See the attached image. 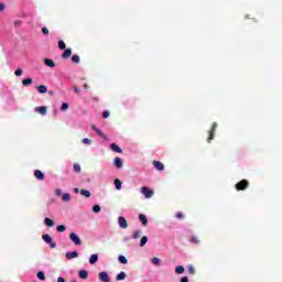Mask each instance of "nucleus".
Returning a JSON list of instances; mask_svg holds the SVG:
<instances>
[{"label": "nucleus", "instance_id": "obj_1", "mask_svg": "<svg viewBox=\"0 0 282 282\" xmlns=\"http://www.w3.org/2000/svg\"><path fill=\"white\" fill-rule=\"evenodd\" d=\"M250 186V182L242 180L236 184V191H246Z\"/></svg>", "mask_w": 282, "mask_h": 282}, {"label": "nucleus", "instance_id": "obj_2", "mask_svg": "<svg viewBox=\"0 0 282 282\" xmlns=\"http://www.w3.org/2000/svg\"><path fill=\"white\" fill-rule=\"evenodd\" d=\"M42 239L43 241H45V243H50L52 249L56 248V242H54V238H52V236H50L48 234L43 235Z\"/></svg>", "mask_w": 282, "mask_h": 282}, {"label": "nucleus", "instance_id": "obj_3", "mask_svg": "<svg viewBox=\"0 0 282 282\" xmlns=\"http://www.w3.org/2000/svg\"><path fill=\"white\" fill-rule=\"evenodd\" d=\"M141 193H142V195H144V197L147 199L153 197V195H154L153 189H151V188H149L147 186L141 187Z\"/></svg>", "mask_w": 282, "mask_h": 282}, {"label": "nucleus", "instance_id": "obj_4", "mask_svg": "<svg viewBox=\"0 0 282 282\" xmlns=\"http://www.w3.org/2000/svg\"><path fill=\"white\" fill-rule=\"evenodd\" d=\"M69 239L75 243V246H82L83 241L80 240V237H78L77 234L70 232L69 234Z\"/></svg>", "mask_w": 282, "mask_h": 282}, {"label": "nucleus", "instance_id": "obj_5", "mask_svg": "<svg viewBox=\"0 0 282 282\" xmlns=\"http://www.w3.org/2000/svg\"><path fill=\"white\" fill-rule=\"evenodd\" d=\"M217 131V122H214L212 124V129L209 130V135L207 138V142H210L212 140L215 139V132Z\"/></svg>", "mask_w": 282, "mask_h": 282}, {"label": "nucleus", "instance_id": "obj_6", "mask_svg": "<svg viewBox=\"0 0 282 282\" xmlns=\"http://www.w3.org/2000/svg\"><path fill=\"white\" fill-rule=\"evenodd\" d=\"M118 224L120 226V228H122L123 230L129 228V224L127 223V218L126 217H119L118 218Z\"/></svg>", "mask_w": 282, "mask_h": 282}, {"label": "nucleus", "instance_id": "obj_7", "mask_svg": "<svg viewBox=\"0 0 282 282\" xmlns=\"http://www.w3.org/2000/svg\"><path fill=\"white\" fill-rule=\"evenodd\" d=\"M99 281L101 282H111V280L109 279V273L102 271L99 273Z\"/></svg>", "mask_w": 282, "mask_h": 282}, {"label": "nucleus", "instance_id": "obj_8", "mask_svg": "<svg viewBox=\"0 0 282 282\" xmlns=\"http://www.w3.org/2000/svg\"><path fill=\"white\" fill-rule=\"evenodd\" d=\"M34 177H36V180H39L40 182H43V180H45V174H43L41 170H35Z\"/></svg>", "mask_w": 282, "mask_h": 282}, {"label": "nucleus", "instance_id": "obj_9", "mask_svg": "<svg viewBox=\"0 0 282 282\" xmlns=\"http://www.w3.org/2000/svg\"><path fill=\"white\" fill-rule=\"evenodd\" d=\"M113 164H115L116 169H122V166H123L122 159L120 156H116L113 160Z\"/></svg>", "mask_w": 282, "mask_h": 282}, {"label": "nucleus", "instance_id": "obj_10", "mask_svg": "<svg viewBox=\"0 0 282 282\" xmlns=\"http://www.w3.org/2000/svg\"><path fill=\"white\" fill-rule=\"evenodd\" d=\"M35 111L37 113H41V116H45L47 113V107L46 106L36 107Z\"/></svg>", "mask_w": 282, "mask_h": 282}, {"label": "nucleus", "instance_id": "obj_11", "mask_svg": "<svg viewBox=\"0 0 282 282\" xmlns=\"http://www.w3.org/2000/svg\"><path fill=\"white\" fill-rule=\"evenodd\" d=\"M153 166L156 171H164V164L160 161H153Z\"/></svg>", "mask_w": 282, "mask_h": 282}, {"label": "nucleus", "instance_id": "obj_12", "mask_svg": "<svg viewBox=\"0 0 282 282\" xmlns=\"http://www.w3.org/2000/svg\"><path fill=\"white\" fill-rule=\"evenodd\" d=\"M44 65H46V67H52V68L56 67V63H54V61L51 58H45Z\"/></svg>", "mask_w": 282, "mask_h": 282}, {"label": "nucleus", "instance_id": "obj_13", "mask_svg": "<svg viewBox=\"0 0 282 282\" xmlns=\"http://www.w3.org/2000/svg\"><path fill=\"white\" fill-rule=\"evenodd\" d=\"M66 259H78V251H72L66 253Z\"/></svg>", "mask_w": 282, "mask_h": 282}, {"label": "nucleus", "instance_id": "obj_14", "mask_svg": "<svg viewBox=\"0 0 282 282\" xmlns=\"http://www.w3.org/2000/svg\"><path fill=\"white\" fill-rule=\"evenodd\" d=\"M110 149H111V151H113L115 153H122V149L119 148V145L116 144V143H111V144H110Z\"/></svg>", "mask_w": 282, "mask_h": 282}, {"label": "nucleus", "instance_id": "obj_15", "mask_svg": "<svg viewBox=\"0 0 282 282\" xmlns=\"http://www.w3.org/2000/svg\"><path fill=\"white\" fill-rule=\"evenodd\" d=\"M139 219H140V221L142 223L143 226L149 225V219L147 218V216L144 214H140Z\"/></svg>", "mask_w": 282, "mask_h": 282}, {"label": "nucleus", "instance_id": "obj_16", "mask_svg": "<svg viewBox=\"0 0 282 282\" xmlns=\"http://www.w3.org/2000/svg\"><path fill=\"white\" fill-rule=\"evenodd\" d=\"M72 57V48H66L64 53L62 54V58H70Z\"/></svg>", "mask_w": 282, "mask_h": 282}, {"label": "nucleus", "instance_id": "obj_17", "mask_svg": "<svg viewBox=\"0 0 282 282\" xmlns=\"http://www.w3.org/2000/svg\"><path fill=\"white\" fill-rule=\"evenodd\" d=\"M44 224H45V226H47L48 228H54V226H55L54 220H52L51 218H45V219H44Z\"/></svg>", "mask_w": 282, "mask_h": 282}, {"label": "nucleus", "instance_id": "obj_18", "mask_svg": "<svg viewBox=\"0 0 282 282\" xmlns=\"http://www.w3.org/2000/svg\"><path fill=\"white\" fill-rule=\"evenodd\" d=\"M90 265H94L95 263H98V254L94 253L89 258Z\"/></svg>", "mask_w": 282, "mask_h": 282}, {"label": "nucleus", "instance_id": "obj_19", "mask_svg": "<svg viewBox=\"0 0 282 282\" xmlns=\"http://www.w3.org/2000/svg\"><path fill=\"white\" fill-rule=\"evenodd\" d=\"M127 279V273L124 271H121L117 276L116 281H124Z\"/></svg>", "mask_w": 282, "mask_h": 282}, {"label": "nucleus", "instance_id": "obj_20", "mask_svg": "<svg viewBox=\"0 0 282 282\" xmlns=\"http://www.w3.org/2000/svg\"><path fill=\"white\" fill-rule=\"evenodd\" d=\"M37 91L39 94H47V86L45 85L37 86Z\"/></svg>", "mask_w": 282, "mask_h": 282}, {"label": "nucleus", "instance_id": "obj_21", "mask_svg": "<svg viewBox=\"0 0 282 282\" xmlns=\"http://www.w3.org/2000/svg\"><path fill=\"white\" fill-rule=\"evenodd\" d=\"M89 276V272L87 270L79 271V279H87Z\"/></svg>", "mask_w": 282, "mask_h": 282}, {"label": "nucleus", "instance_id": "obj_22", "mask_svg": "<svg viewBox=\"0 0 282 282\" xmlns=\"http://www.w3.org/2000/svg\"><path fill=\"white\" fill-rule=\"evenodd\" d=\"M115 186L117 191H122V182L118 178L115 180Z\"/></svg>", "mask_w": 282, "mask_h": 282}, {"label": "nucleus", "instance_id": "obj_23", "mask_svg": "<svg viewBox=\"0 0 282 282\" xmlns=\"http://www.w3.org/2000/svg\"><path fill=\"white\" fill-rule=\"evenodd\" d=\"M80 195H83L84 197H91V192L87 191V189H80Z\"/></svg>", "mask_w": 282, "mask_h": 282}, {"label": "nucleus", "instance_id": "obj_24", "mask_svg": "<svg viewBox=\"0 0 282 282\" xmlns=\"http://www.w3.org/2000/svg\"><path fill=\"white\" fill-rule=\"evenodd\" d=\"M147 241H149V238L147 236H143L140 241V247L144 248V246H147Z\"/></svg>", "mask_w": 282, "mask_h": 282}, {"label": "nucleus", "instance_id": "obj_25", "mask_svg": "<svg viewBox=\"0 0 282 282\" xmlns=\"http://www.w3.org/2000/svg\"><path fill=\"white\" fill-rule=\"evenodd\" d=\"M72 199V196L68 193H65L62 195V202H69Z\"/></svg>", "mask_w": 282, "mask_h": 282}, {"label": "nucleus", "instance_id": "obj_26", "mask_svg": "<svg viewBox=\"0 0 282 282\" xmlns=\"http://www.w3.org/2000/svg\"><path fill=\"white\" fill-rule=\"evenodd\" d=\"M72 61H73V63H75L76 65H78V63H80V56H78V55H73V56H72Z\"/></svg>", "mask_w": 282, "mask_h": 282}, {"label": "nucleus", "instance_id": "obj_27", "mask_svg": "<svg viewBox=\"0 0 282 282\" xmlns=\"http://www.w3.org/2000/svg\"><path fill=\"white\" fill-rule=\"evenodd\" d=\"M22 85H24V87H28V85H32V78H25L22 80Z\"/></svg>", "mask_w": 282, "mask_h": 282}, {"label": "nucleus", "instance_id": "obj_28", "mask_svg": "<svg viewBox=\"0 0 282 282\" xmlns=\"http://www.w3.org/2000/svg\"><path fill=\"white\" fill-rule=\"evenodd\" d=\"M140 237H142V231H140V230L134 231L132 235V238H134V239H140Z\"/></svg>", "mask_w": 282, "mask_h": 282}, {"label": "nucleus", "instance_id": "obj_29", "mask_svg": "<svg viewBox=\"0 0 282 282\" xmlns=\"http://www.w3.org/2000/svg\"><path fill=\"white\" fill-rule=\"evenodd\" d=\"M175 273L176 274H184V268L182 265H178L175 268Z\"/></svg>", "mask_w": 282, "mask_h": 282}, {"label": "nucleus", "instance_id": "obj_30", "mask_svg": "<svg viewBox=\"0 0 282 282\" xmlns=\"http://www.w3.org/2000/svg\"><path fill=\"white\" fill-rule=\"evenodd\" d=\"M37 279H40V281H45V272L43 271L37 272Z\"/></svg>", "mask_w": 282, "mask_h": 282}, {"label": "nucleus", "instance_id": "obj_31", "mask_svg": "<svg viewBox=\"0 0 282 282\" xmlns=\"http://www.w3.org/2000/svg\"><path fill=\"white\" fill-rule=\"evenodd\" d=\"M65 230H67V227H65V225L57 226V232H65Z\"/></svg>", "mask_w": 282, "mask_h": 282}, {"label": "nucleus", "instance_id": "obj_32", "mask_svg": "<svg viewBox=\"0 0 282 282\" xmlns=\"http://www.w3.org/2000/svg\"><path fill=\"white\" fill-rule=\"evenodd\" d=\"M69 109V104L64 102L62 104L61 111H67Z\"/></svg>", "mask_w": 282, "mask_h": 282}, {"label": "nucleus", "instance_id": "obj_33", "mask_svg": "<svg viewBox=\"0 0 282 282\" xmlns=\"http://www.w3.org/2000/svg\"><path fill=\"white\" fill-rule=\"evenodd\" d=\"M187 272L188 274H195V267H193V264H189L187 268Z\"/></svg>", "mask_w": 282, "mask_h": 282}, {"label": "nucleus", "instance_id": "obj_34", "mask_svg": "<svg viewBox=\"0 0 282 282\" xmlns=\"http://www.w3.org/2000/svg\"><path fill=\"white\" fill-rule=\"evenodd\" d=\"M119 261L123 264L129 263V260H127V258L124 256H119Z\"/></svg>", "mask_w": 282, "mask_h": 282}, {"label": "nucleus", "instance_id": "obj_35", "mask_svg": "<svg viewBox=\"0 0 282 282\" xmlns=\"http://www.w3.org/2000/svg\"><path fill=\"white\" fill-rule=\"evenodd\" d=\"M151 263H153V265H160L161 260H160V258H153V259L151 260Z\"/></svg>", "mask_w": 282, "mask_h": 282}, {"label": "nucleus", "instance_id": "obj_36", "mask_svg": "<svg viewBox=\"0 0 282 282\" xmlns=\"http://www.w3.org/2000/svg\"><path fill=\"white\" fill-rule=\"evenodd\" d=\"M97 135H99L100 138H102L104 140H107V135H105L104 131H100V129L96 132Z\"/></svg>", "mask_w": 282, "mask_h": 282}, {"label": "nucleus", "instance_id": "obj_37", "mask_svg": "<svg viewBox=\"0 0 282 282\" xmlns=\"http://www.w3.org/2000/svg\"><path fill=\"white\" fill-rule=\"evenodd\" d=\"M67 46L65 45L64 41H58V48L59 50H65Z\"/></svg>", "mask_w": 282, "mask_h": 282}, {"label": "nucleus", "instance_id": "obj_38", "mask_svg": "<svg viewBox=\"0 0 282 282\" xmlns=\"http://www.w3.org/2000/svg\"><path fill=\"white\" fill-rule=\"evenodd\" d=\"M74 171H75V173H80V164L75 163L74 164Z\"/></svg>", "mask_w": 282, "mask_h": 282}, {"label": "nucleus", "instance_id": "obj_39", "mask_svg": "<svg viewBox=\"0 0 282 282\" xmlns=\"http://www.w3.org/2000/svg\"><path fill=\"white\" fill-rule=\"evenodd\" d=\"M15 76H23V69L18 68L14 73Z\"/></svg>", "mask_w": 282, "mask_h": 282}, {"label": "nucleus", "instance_id": "obj_40", "mask_svg": "<svg viewBox=\"0 0 282 282\" xmlns=\"http://www.w3.org/2000/svg\"><path fill=\"white\" fill-rule=\"evenodd\" d=\"M93 212L100 213V206L99 205H94L93 206Z\"/></svg>", "mask_w": 282, "mask_h": 282}, {"label": "nucleus", "instance_id": "obj_41", "mask_svg": "<svg viewBox=\"0 0 282 282\" xmlns=\"http://www.w3.org/2000/svg\"><path fill=\"white\" fill-rule=\"evenodd\" d=\"M192 243H199V238H197L196 236L191 238Z\"/></svg>", "mask_w": 282, "mask_h": 282}, {"label": "nucleus", "instance_id": "obj_42", "mask_svg": "<svg viewBox=\"0 0 282 282\" xmlns=\"http://www.w3.org/2000/svg\"><path fill=\"white\" fill-rule=\"evenodd\" d=\"M83 144H91V140L88 138L83 139Z\"/></svg>", "mask_w": 282, "mask_h": 282}, {"label": "nucleus", "instance_id": "obj_43", "mask_svg": "<svg viewBox=\"0 0 282 282\" xmlns=\"http://www.w3.org/2000/svg\"><path fill=\"white\" fill-rule=\"evenodd\" d=\"M55 195L57 197H61V195H63V191H61L59 188L55 189Z\"/></svg>", "mask_w": 282, "mask_h": 282}, {"label": "nucleus", "instance_id": "obj_44", "mask_svg": "<svg viewBox=\"0 0 282 282\" xmlns=\"http://www.w3.org/2000/svg\"><path fill=\"white\" fill-rule=\"evenodd\" d=\"M42 33H44L45 35L50 34V30L47 28H42Z\"/></svg>", "mask_w": 282, "mask_h": 282}, {"label": "nucleus", "instance_id": "obj_45", "mask_svg": "<svg viewBox=\"0 0 282 282\" xmlns=\"http://www.w3.org/2000/svg\"><path fill=\"white\" fill-rule=\"evenodd\" d=\"M176 219H184V215L182 213L176 214Z\"/></svg>", "mask_w": 282, "mask_h": 282}, {"label": "nucleus", "instance_id": "obj_46", "mask_svg": "<svg viewBox=\"0 0 282 282\" xmlns=\"http://www.w3.org/2000/svg\"><path fill=\"white\" fill-rule=\"evenodd\" d=\"M109 117V110H105L102 113V118H108Z\"/></svg>", "mask_w": 282, "mask_h": 282}, {"label": "nucleus", "instance_id": "obj_47", "mask_svg": "<svg viewBox=\"0 0 282 282\" xmlns=\"http://www.w3.org/2000/svg\"><path fill=\"white\" fill-rule=\"evenodd\" d=\"M3 10H6V4L0 3V12H3Z\"/></svg>", "mask_w": 282, "mask_h": 282}, {"label": "nucleus", "instance_id": "obj_48", "mask_svg": "<svg viewBox=\"0 0 282 282\" xmlns=\"http://www.w3.org/2000/svg\"><path fill=\"white\" fill-rule=\"evenodd\" d=\"M73 89H74L75 94H80V90L78 89V87L74 86Z\"/></svg>", "mask_w": 282, "mask_h": 282}, {"label": "nucleus", "instance_id": "obj_49", "mask_svg": "<svg viewBox=\"0 0 282 282\" xmlns=\"http://www.w3.org/2000/svg\"><path fill=\"white\" fill-rule=\"evenodd\" d=\"M181 282H188V276L181 278Z\"/></svg>", "mask_w": 282, "mask_h": 282}, {"label": "nucleus", "instance_id": "obj_50", "mask_svg": "<svg viewBox=\"0 0 282 282\" xmlns=\"http://www.w3.org/2000/svg\"><path fill=\"white\" fill-rule=\"evenodd\" d=\"M57 282H65V278L63 276L57 278Z\"/></svg>", "mask_w": 282, "mask_h": 282}, {"label": "nucleus", "instance_id": "obj_51", "mask_svg": "<svg viewBox=\"0 0 282 282\" xmlns=\"http://www.w3.org/2000/svg\"><path fill=\"white\" fill-rule=\"evenodd\" d=\"M90 129H93V131L97 132L99 129L96 126H91Z\"/></svg>", "mask_w": 282, "mask_h": 282}, {"label": "nucleus", "instance_id": "obj_52", "mask_svg": "<svg viewBox=\"0 0 282 282\" xmlns=\"http://www.w3.org/2000/svg\"><path fill=\"white\" fill-rule=\"evenodd\" d=\"M78 192H79L78 187H75L74 193H78Z\"/></svg>", "mask_w": 282, "mask_h": 282}, {"label": "nucleus", "instance_id": "obj_53", "mask_svg": "<svg viewBox=\"0 0 282 282\" xmlns=\"http://www.w3.org/2000/svg\"><path fill=\"white\" fill-rule=\"evenodd\" d=\"M85 89H87V84L84 85Z\"/></svg>", "mask_w": 282, "mask_h": 282}]
</instances>
